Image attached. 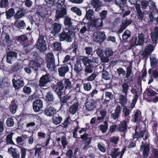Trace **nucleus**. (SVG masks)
I'll return each mask as SVG.
<instances>
[{"mask_svg":"<svg viewBox=\"0 0 158 158\" xmlns=\"http://www.w3.org/2000/svg\"><path fill=\"white\" fill-rule=\"evenodd\" d=\"M141 115V113L140 110H137L134 114V121L135 122H137L139 120V118Z\"/></svg>","mask_w":158,"mask_h":158,"instance_id":"obj_55","label":"nucleus"},{"mask_svg":"<svg viewBox=\"0 0 158 158\" xmlns=\"http://www.w3.org/2000/svg\"><path fill=\"white\" fill-rule=\"evenodd\" d=\"M64 25L65 27L69 30L72 31L76 29V27L73 25L71 19L68 16L65 17L64 18Z\"/></svg>","mask_w":158,"mask_h":158,"instance_id":"obj_10","label":"nucleus"},{"mask_svg":"<svg viewBox=\"0 0 158 158\" xmlns=\"http://www.w3.org/2000/svg\"><path fill=\"white\" fill-rule=\"evenodd\" d=\"M127 127V121L124 120L121 122L118 128V130L121 132H123L126 130Z\"/></svg>","mask_w":158,"mask_h":158,"instance_id":"obj_31","label":"nucleus"},{"mask_svg":"<svg viewBox=\"0 0 158 158\" xmlns=\"http://www.w3.org/2000/svg\"><path fill=\"white\" fill-rule=\"evenodd\" d=\"M28 40L27 36L25 35H21L17 38V40L19 41L24 42Z\"/></svg>","mask_w":158,"mask_h":158,"instance_id":"obj_64","label":"nucleus"},{"mask_svg":"<svg viewBox=\"0 0 158 158\" xmlns=\"http://www.w3.org/2000/svg\"><path fill=\"white\" fill-rule=\"evenodd\" d=\"M9 109L12 114H14L16 113L18 109L17 102L15 100H13L9 105Z\"/></svg>","mask_w":158,"mask_h":158,"instance_id":"obj_25","label":"nucleus"},{"mask_svg":"<svg viewBox=\"0 0 158 158\" xmlns=\"http://www.w3.org/2000/svg\"><path fill=\"white\" fill-rule=\"evenodd\" d=\"M63 80L64 81V86L65 90L67 89H70L72 87V83L69 79L65 78Z\"/></svg>","mask_w":158,"mask_h":158,"instance_id":"obj_41","label":"nucleus"},{"mask_svg":"<svg viewBox=\"0 0 158 158\" xmlns=\"http://www.w3.org/2000/svg\"><path fill=\"white\" fill-rule=\"evenodd\" d=\"M132 21L130 20H126L124 22H123L120 27L118 30L120 33L122 32L127 27L132 23Z\"/></svg>","mask_w":158,"mask_h":158,"instance_id":"obj_29","label":"nucleus"},{"mask_svg":"<svg viewBox=\"0 0 158 158\" xmlns=\"http://www.w3.org/2000/svg\"><path fill=\"white\" fill-rule=\"evenodd\" d=\"M6 18L7 19H9L14 16L15 14V11L13 8H10L8 10L5 12Z\"/></svg>","mask_w":158,"mask_h":158,"instance_id":"obj_38","label":"nucleus"},{"mask_svg":"<svg viewBox=\"0 0 158 158\" xmlns=\"http://www.w3.org/2000/svg\"><path fill=\"white\" fill-rule=\"evenodd\" d=\"M8 152L11 154L13 158H20V153L16 148H13L11 147L8 148Z\"/></svg>","mask_w":158,"mask_h":158,"instance_id":"obj_23","label":"nucleus"},{"mask_svg":"<svg viewBox=\"0 0 158 158\" xmlns=\"http://www.w3.org/2000/svg\"><path fill=\"white\" fill-rule=\"evenodd\" d=\"M132 64L130 62L129 64L127 67L126 70L125 71L123 68H119L117 69V71L118 75L120 76H124L125 75V77L127 79L129 78V77L132 74Z\"/></svg>","mask_w":158,"mask_h":158,"instance_id":"obj_3","label":"nucleus"},{"mask_svg":"<svg viewBox=\"0 0 158 158\" xmlns=\"http://www.w3.org/2000/svg\"><path fill=\"white\" fill-rule=\"evenodd\" d=\"M50 75L47 73L43 75L40 78L39 81V86L40 87H44L51 81Z\"/></svg>","mask_w":158,"mask_h":158,"instance_id":"obj_9","label":"nucleus"},{"mask_svg":"<svg viewBox=\"0 0 158 158\" xmlns=\"http://www.w3.org/2000/svg\"><path fill=\"white\" fill-rule=\"evenodd\" d=\"M91 4L93 6V8L95 9L96 11L100 10L101 7L103 6L102 2L100 1V0H92Z\"/></svg>","mask_w":158,"mask_h":158,"instance_id":"obj_24","label":"nucleus"},{"mask_svg":"<svg viewBox=\"0 0 158 158\" xmlns=\"http://www.w3.org/2000/svg\"><path fill=\"white\" fill-rule=\"evenodd\" d=\"M44 62V60L40 57L38 58L36 60L31 61L28 65L32 70L35 73L37 72L39 67L43 66Z\"/></svg>","mask_w":158,"mask_h":158,"instance_id":"obj_4","label":"nucleus"},{"mask_svg":"<svg viewBox=\"0 0 158 158\" xmlns=\"http://www.w3.org/2000/svg\"><path fill=\"white\" fill-rule=\"evenodd\" d=\"M74 70L76 72L77 75H81V66L79 62L77 61L76 63L74 64Z\"/></svg>","mask_w":158,"mask_h":158,"instance_id":"obj_36","label":"nucleus"},{"mask_svg":"<svg viewBox=\"0 0 158 158\" xmlns=\"http://www.w3.org/2000/svg\"><path fill=\"white\" fill-rule=\"evenodd\" d=\"M78 106V103L77 102H75L69 108V113L72 115L75 114L77 110Z\"/></svg>","mask_w":158,"mask_h":158,"instance_id":"obj_34","label":"nucleus"},{"mask_svg":"<svg viewBox=\"0 0 158 158\" xmlns=\"http://www.w3.org/2000/svg\"><path fill=\"white\" fill-rule=\"evenodd\" d=\"M62 26V24L59 23H53L51 24V33L54 35L58 34L61 29Z\"/></svg>","mask_w":158,"mask_h":158,"instance_id":"obj_15","label":"nucleus"},{"mask_svg":"<svg viewBox=\"0 0 158 158\" xmlns=\"http://www.w3.org/2000/svg\"><path fill=\"white\" fill-rule=\"evenodd\" d=\"M18 54L14 51L8 52L6 54V61L7 63L12 64L15 60L17 59Z\"/></svg>","mask_w":158,"mask_h":158,"instance_id":"obj_12","label":"nucleus"},{"mask_svg":"<svg viewBox=\"0 0 158 158\" xmlns=\"http://www.w3.org/2000/svg\"><path fill=\"white\" fill-rule=\"evenodd\" d=\"M23 91L24 94H29L31 92V89L30 87L25 86L23 89Z\"/></svg>","mask_w":158,"mask_h":158,"instance_id":"obj_63","label":"nucleus"},{"mask_svg":"<svg viewBox=\"0 0 158 158\" xmlns=\"http://www.w3.org/2000/svg\"><path fill=\"white\" fill-rule=\"evenodd\" d=\"M63 80L59 81L56 83V85L53 86V89H55V91L58 96H61V94H62V91L64 88L63 84Z\"/></svg>","mask_w":158,"mask_h":158,"instance_id":"obj_8","label":"nucleus"},{"mask_svg":"<svg viewBox=\"0 0 158 158\" xmlns=\"http://www.w3.org/2000/svg\"><path fill=\"white\" fill-rule=\"evenodd\" d=\"M43 107V102L40 99L35 100L32 103L33 109L36 113L39 112Z\"/></svg>","mask_w":158,"mask_h":158,"instance_id":"obj_11","label":"nucleus"},{"mask_svg":"<svg viewBox=\"0 0 158 158\" xmlns=\"http://www.w3.org/2000/svg\"><path fill=\"white\" fill-rule=\"evenodd\" d=\"M14 25L19 29H22L26 26V24L23 20L18 21L16 20L14 23Z\"/></svg>","mask_w":158,"mask_h":158,"instance_id":"obj_35","label":"nucleus"},{"mask_svg":"<svg viewBox=\"0 0 158 158\" xmlns=\"http://www.w3.org/2000/svg\"><path fill=\"white\" fill-rule=\"evenodd\" d=\"M62 120V117L58 114L54 115L52 118L53 123L56 125L60 123Z\"/></svg>","mask_w":158,"mask_h":158,"instance_id":"obj_33","label":"nucleus"},{"mask_svg":"<svg viewBox=\"0 0 158 158\" xmlns=\"http://www.w3.org/2000/svg\"><path fill=\"white\" fill-rule=\"evenodd\" d=\"M102 76L103 78L106 80H109L110 79L108 72L104 70L102 71Z\"/></svg>","mask_w":158,"mask_h":158,"instance_id":"obj_61","label":"nucleus"},{"mask_svg":"<svg viewBox=\"0 0 158 158\" xmlns=\"http://www.w3.org/2000/svg\"><path fill=\"white\" fill-rule=\"evenodd\" d=\"M69 71V67L67 64H63L58 69L59 75L61 77H64L66 73Z\"/></svg>","mask_w":158,"mask_h":158,"instance_id":"obj_19","label":"nucleus"},{"mask_svg":"<svg viewBox=\"0 0 158 158\" xmlns=\"http://www.w3.org/2000/svg\"><path fill=\"white\" fill-rule=\"evenodd\" d=\"M58 98L60 99V102L61 104V106H62L63 105L67 102V100L69 99V98L68 96H64L63 97H62V94H61L60 97L58 96Z\"/></svg>","mask_w":158,"mask_h":158,"instance_id":"obj_52","label":"nucleus"},{"mask_svg":"<svg viewBox=\"0 0 158 158\" xmlns=\"http://www.w3.org/2000/svg\"><path fill=\"white\" fill-rule=\"evenodd\" d=\"M9 5L8 0H0V7L1 8H6Z\"/></svg>","mask_w":158,"mask_h":158,"instance_id":"obj_48","label":"nucleus"},{"mask_svg":"<svg viewBox=\"0 0 158 158\" xmlns=\"http://www.w3.org/2000/svg\"><path fill=\"white\" fill-rule=\"evenodd\" d=\"M55 99L53 93L51 91L47 93L45 97V100L48 105H52Z\"/></svg>","mask_w":158,"mask_h":158,"instance_id":"obj_18","label":"nucleus"},{"mask_svg":"<svg viewBox=\"0 0 158 158\" xmlns=\"http://www.w3.org/2000/svg\"><path fill=\"white\" fill-rule=\"evenodd\" d=\"M54 2L57 5L56 7L58 9L63 7L64 6H66L64 5V0H54Z\"/></svg>","mask_w":158,"mask_h":158,"instance_id":"obj_43","label":"nucleus"},{"mask_svg":"<svg viewBox=\"0 0 158 158\" xmlns=\"http://www.w3.org/2000/svg\"><path fill=\"white\" fill-rule=\"evenodd\" d=\"M74 34V33L72 31L67 28L63 29L62 32L58 35L60 40L61 41H66L69 42L71 39V35Z\"/></svg>","mask_w":158,"mask_h":158,"instance_id":"obj_1","label":"nucleus"},{"mask_svg":"<svg viewBox=\"0 0 158 158\" xmlns=\"http://www.w3.org/2000/svg\"><path fill=\"white\" fill-rule=\"evenodd\" d=\"M60 11L57 10L56 12L55 17L56 19H58L62 18L64 15L67 14L66 7V6H64L61 8Z\"/></svg>","mask_w":158,"mask_h":158,"instance_id":"obj_22","label":"nucleus"},{"mask_svg":"<svg viewBox=\"0 0 158 158\" xmlns=\"http://www.w3.org/2000/svg\"><path fill=\"white\" fill-rule=\"evenodd\" d=\"M56 109L54 107L50 106L45 109L44 114L47 116L52 117L53 116L56 112Z\"/></svg>","mask_w":158,"mask_h":158,"instance_id":"obj_20","label":"nucleus"},{"mask_svg":"<svg viewBox=\"0 0 158 158\" xmlns=\"http://www.w3.org/2000/svg\"><path fill=\"white\" fill-rule=\"evenodd\" d=\"M61 143L64 149L66 148V146L68 144V141L67 140L65 136L63 135L61 137Z\"/></svg>","mask_w":158,"mask_h":158,"instance_id":"obj_47","label":"nucleus"},{"mask_svg":"<svg viewBox=\"0 0 158 158\" xmlns=\"http://www.w3.org/2000/svg\"><path fill=\"white\" fill-rule=\"evenodd\" d=\"M70 120V117H67L64 119L63 122L61 123L60 126L64 128H67L68 125L69 124Z\"/></svg>","mask_w":158,"mask_h":158,"instance_id":"obj_45","label":"nucleus"},{"mask_svg":"<svg viewBox=\"0 0 158 158\" xmlns=\"http://www.w3.org/2000/svg\"><path fill=\"white\" fill-rule=\"evenodd\" d=\"M131 32L128 30H126L124 31L122 35L123 40H124V43H125V42L127 43L126 40L130 38L131 36Z\"/></svg>","mask_w":158,"mask_h":158,"instance_id":"obj_42","label":"nucleus"},{"mask_svg":"<svg viewBox=\"0 0 158 158\" xmlns=\"http://www.w3.org/2000/svg\"><path fill=\"white\" fill-rule=\"evenodd\" d=\"M137 128L136 127L135 129V133L133 135V138L134 139H138L139 138H142L145 135L144 139L146 140L149 136L148 132L147 130H140L139 131H137Z\"/></svg>","mask_w":158,"mask_h":158,"instance_id":"obj_6","label":"nucleus"},{"mask_svg":"<svg viewBox=\"0 0 158 158\" xmlns=\"http://www.w3.org/2000/svg\"><path fill=\"white\" fill-rule=\"evenodd\" d=\"M12 81L13 87L16 90L19 89L24 85L23 79L22 78H20L16 80L15 78H13Z\"/></svg>","mask_w":158,"mask_h":158,"instance_id":"obj_16","label":"nucleus"},{"mask_svg":"<svg viewBox=\"0 0 158 158\" xmlns=\"http://www.w3.org/2000/svg\"><path fill=\"white\" fill-rule=\"evenodd\" d=\"M42 148L41 145L39 144L36 145L35 147L33 148V149L35 151L34 155L35 157L38 158L40 157V154L42 153L41 151Z\"/></svg>","mask_w":158,"mask_h":158,"instance_id":"obj_37","label":"nucleus"},{"mask_svg":"<svg viewBox=\"0 0 158 158\" xmlns=\"http://www.w3.org/2000/svg\"><path fill=\"white\" fill-rule=\"evenodd\" d=\"M81 60L85 66V74H87L89 73V64L87 65V64H89L88 57L84 56L81 58Z\"/></svg>","mask_w":158,"mask_h":158,"instance_id":"obj_32","label":"nucleus"},{"mask_svg":"<svg viewBox=\"0 0 158 158\" xmlns=\"http://www.w3.org/2000/svg\"><path fill=\"white\" fill-rule=\"evenodd\" d=\"M96 38H99L101 41H103L106 38V35L104 32H99L98 35L96 36Z\"/></svg>","mask_w":158,"mask_h":158,"instance_id":"obj_58","label":"nucleus"},{"mask_svg":"<svg viewBox=\"0 0 158 158\" xmlns=\"http://www.w3.org/2000/svg\"><path fill=\"white\" fill-rule=\"evenodd\" d=\"M88 134L85 133L80 136L81 139L83 140V143L84 144L83 148L84 150H87L89 148V137H88Z\"/></svg>","mask_w":158,"mask_h":158,"instance_id":"obj_21","label":"nucleus"},{"mask_svg":"<svg viewBox=\"0 0 158 158\" xmlns=\"http://www.w3.org/2000/svg\"><path fill=\"white\" fill-rule=\"evenodd\" d=\"M47 67L50 71H52L55 67V60L52 53L48 55L46 58Z\"/></svg>","mask_w":158,"mask_h":158,"instance_id":"obj_5","label":"nucleus"},{"mask_svg":"<svg viewBox=\"0 0 158 158\" xmlns=\"http://www.w3.org/2000/svg\"><path fill=\"white\" fill-rule=\"evenodd\" d=\"M135 8L137 10V16L138 19L139 20H143L144 17V14L141 10L139 6H136Z\"/></svg>","mask_w":158,"mask_h":158,"instance_id":"obj_39","label":"nucleus"},{"mask_svg":"<svg viewBox=\"0 0 158 158\" xmlns=\"http://www.w3.org/2000/svg\"><path fill=\"white\" fill-rule=\"evenodd\" d=\"M22 67V65L18 62H16L13 66L12 70L14 72H16L19 70Z\"/></svg>","mask_w":158,"mask_h":158,"instance_id":"obj_51","label":"nucleus"},{"mask_svg":"<svg viewBox=\"0 0 158 158\" xmlns=\"http://www.w3.org/2000/svg\"><path fill=\"white\" fill-rule=\"evenodd\" d=\"M71 10L76 13L77 15L80 16L81 15V10L78 8L76 7H72L71 9Z\"/></svg>","mask_w":158,"mask_h":158,"instance_id":"obj_57","label":"nucleus"},{"mask_svg":"<svg viewBox=\"0 0 158 158\" xmlns=\"http://www.w3.org/2000/svg\"><path fill=\"white\" fill-rule=\"evenodd\" d=\"M28 117H29L31 120H32V122H34L35 123H40V125L41 124V118L38 115L32 114H27Z\"/></svg>","mask_w":158,"mask_h":158,"instance_id":"obj_27","label":"nucleus"},{"mask_svg":"<svg viewBox=\"0 0 158 158\" xmlns=\"http://www.w3.org/2000/svg\"><path fill=\"white\" fill-rule=\"evenodd\" d=\"M126 95L124 96L121 95L120 96L119 100L121 102V104L123 106H125V105L127 103V99L126 96Z\"/></svg>","mask_w":158,"mask_h":158,"instance_id":"obj_50","label":"nucleus"},{"mask_svg":"<svg viewBox=\"0 0 158 158\" xmlns=\"http://www.w3.org/2000/svg\"><path fill=\"white\" fill-rule=\"evenodd\" d=\"M142 144L140 146V151L143 152V158H147L150 151L149 145L148 144H144L143 142H142Z\"/></svg>","mask_w":158,"mask_h":158,"instance_id":"obj_14","label":"nucleus"},{"mask_svg":"<svg viewBox=\"0 0 158 158\" xmlns=\"http://www.w3.org/2000/svg\"><path fill=\"white\" fill-rule=\"evenodd\" d=\"M44 38L43 36L41 35L37 41V48L41 52H44L47 49L46 43Z\"/></svg>","mask_w":158,"mask_h":158,"instance_id":"obj_7","label":"nucleus"},{"mask_svg":"<svg viewBox=\"0 0 158 158\" xmlns=\"http://www.w3.org/2000/svg\"><path fill=\"white\" fill-rule=\"evenodd\" d=\"M138 99L137 96L136 95L135 96H133V99L132 100V102L129 103V104L128 105L127 107L128 108L132 110V109L135 107V104L137 102Z\"/></svg>","mask_w":158,"mask_h":158,"instance_id":"obj_40","label":"nucleus"},{"mask_svg":"<svg viewBox=\"0 0 158 158\" xmlns=\"http://www.w3.org/2000/svg\"><path fill=\"white\" fill-rule=\"evenodd\" d=\"M16 143L18 145V146L19 148L21 154V158H25L26 155L27 149L24 147L26 146V143L23 140L21 136H18L16 139Z\"/></svg>","mask_w":158,"mask_h":158,"instance_id":"obj_2","label":"nucleus"},{"mask_svg":"<svg viewBox=\"0 0 158 158\" xmlns=\"http://www.w3.org/2000/svg\"><path fill=\"white\" fill-rule=\"evenodd\" d=\"M107 15V10H102L101 12L99 13V15L101 18L100 19H102V21L103 20L105 19Z\"/></svg>","mask_w":158,"mask_h":158,"instance_id":"obj_54","label":"nucleus"},{"mask_svg":"<svg viewBox=\"0 0 158 158\" xmlns=\"http://www.w3.org/2000/svg\"><path fill=\"white\" fill-rule=\"evenodd\" d=\"M126 150V148H123L121 152L119 151V148H114L112 150L110 154V156L112 158H116L119 155H120V158H122L123 155Z\"/></svg>","mask_w":158,"mask_h":158,"instance_id":"obj_13","label":"nucleus"},{"mask_svg":"<svg viewBox=\"0 0 158 158\" xmlns=\"http://www.w3.org/2000/svg\"><path fill=\"white\" fill-rule=\"evenodd\" d=\"M123 112L124 116L125 117H127L129 115L130 113H131L132 110L128 108L127 106H123Z\"/></svg>","mask_w":158,"mask_h":158,"instance_id":"obj_44","label":"nucleus"},{"mask_svg":"<svg viewBox=\"0 0 158 158\" xmlns=\"http://www.w3.org/2000/svg\"><path fill=\"white\" fill-rule=\"evenodd\" d=\"M25 15V11L23 9L20 8L14 15L15 19L18 20L23 17Z\"/></svg>","mask_w":158,"mask_h":158,"instance_id":"obj_30","label":"nucleus"},{"mask_svg":"<svg viewBox=\"0 0 158 158\" xmlns=\"http://www.w3.org/2000/svg\"><path fill=\"white\" fill-rule=\"evenodd\" d=\"M12 135L11 134H10L7 135L6 137V142L7 144H10L11 145H15V143L12 140Z\"/></svg>","mask_w":158,"mask_h":158,"instance_id":"obj_53","label":"nucleus"},{"mask_svg":"<svg viewBox=\"0 0 158 158\" xmlns=\"http://www.w3.org/2000/svg\"><path fill=\"white\" fill-rule=\"evenodd\" d=\"M98 128L102 133H105L107 131L108 127L104 125L101 124L99 126Z\"/></svg>","mask_w":158,"mask_h":158,"instance_id":"obj_60","label":"nucleus"},{"mask_svg":"<svg viewBox=\"0 0 158 158\" xmlns=\"http://www.w3.org/2000/svg\"><path fill=\"white\" fill-rule=\"evenodd\" d=\"M105 53L106 54V56L109 57L112 56L113 54V52L112 49L109 48H106V49Z\"/></svg>","mask_w":158,"mask_h":158,"instance_id":"obj_56","label":"nucleus"},{"mask_svg":"<svg viewBox=\"0 0 158 158\" xmlns=\"http://www.w3.org/2000/svg\"><path fill=\"white\" fill-rule=\"evenodd\" d=\"M138 38V41L137 42V45L140 46L142 45L144 41L143 35L142 33L139 34Z\"/></svg>","mask_w":158,"mask_h":158,"instance_id":"obj_46","label":"nucleus"},{"mask_svg":"<svg viewBox=\"0 0 158 158\" xmlns=\"http://www.w3.org/2000/svg\"><path fill=\"white\" fill-rule=\"evenodd\" d=\"M122 110V108L120 106H117L114 110V113H111V117L114 120L117 119L119 116Z\"/></svg>","mask_w":158,"mask_h":158,"instance_id":"obj_26","label":"nucleus"},{"mask_svg":"<svg viewBox=\"0 0 158 158\" xmlns=\"http://www.w3.org/2000/svg\"><path fill=\"white\" fill-rule=\"evenodd\" d=\"M88 98L87 99L86 101L84 104V107L85 109L84 111V114L85 115L88 116L89 115V104L88 101Z\"/></svg>","mask_w":158,"mask_h":158,"instance_id":"obj_49","label":"nucleus"},{"mask_svg":"<svg viewBox=\"0 0 158 158\" xmlns=\"http://www.w3.org/2000/svg\"><path fill=\"white\" fill-rule=\"evenodd\" d=\"M122 92L125 94V95H127L130 90V87L129 83L127 81H125L121 85Z\"/></svg>","mask_w":158,"mask_h":158,"instance_id":"obj_28","label":"nucleus"},{"mask_svg":"<svg viewBox=\"0 0 158 158\" xmlns=\"http://www.w3.org/2000/svg\"><path fill=\"white\" fill-rule=\"evenodd\" d=\"M89 21L91 23H89V27L90 25H92L93 26L96 27H101L103 24L102 19L98 18L97 19H93L92 17L89 16Z\"/></svg>","mask_w":158,"mask_h":158,"instance_id":"obj_17","label":"nucleus"},{"mask_svg":"<svg viewBox=\"0 0 158 158\" xmlns=\"http://www.w3.org/2000/svg\"><path fill=\"white\" fill-rule=\"evenodd\" d=\"M3 41L7 44H9L11 43V41L10 40V36L7 33H5V36L3 40Z\"/></svg>","mask_w":158,"mask_h":158,"instance_id":"obj_62","label":"nucleus"},{"mask_svg":"<svg viewBox=\"0 0 158 158\" xmlns=\"http://www.w3.org/2000/svg\"><path fill=\"white\" fill-rule=\"evenodd\" d=\"M6 124L8 127L12 126L14 124L13 119L12 118H8L6 121Z\"/></svg>","mask_w":158,"mask_h":158,"instance_id":"obj_59","label":"nucleus"}]
</instances>
